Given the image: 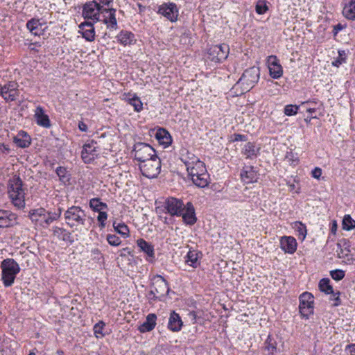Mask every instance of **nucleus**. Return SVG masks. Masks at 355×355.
Returning <instances> with one entry per match:
<instances>
[{
	"label": "nucleus",
	"mask_w": 355,
	"mask_h": 355,
	"mask_svg": "<svg viewBox=\"0 0 355 355\" xmlns=\"http://www.w3.org/2000/svg\"><path fill=\"white\" fill-rule=\"evenodd\" d=\"M8 194L13 205L18 209L25 207V192L23 182L18 175H14L9 180Z\"/></svg>",
	"instance_id": "nucleus-1"
},
{
	"label": "nucleus",
	"mask_w": 355,
	"mask_h": 355,
	"mask_svg": "<svg viewBox=\"0 0 355 355\" xmlns=\"http://www.w3.org/2000/svg\"><path fill=\"white\" fill-rule=\"evenodd\" d=\"M66 223L71 228L78 230L79 227H85L87 223L86 213L78 206H72L64 212Z\"/></svg>",
	"instance_id": "nucleus-2"
},
{
	"label": "nucleus",
	"mask_w": 355,
	"mask_h": 355,
	"mask_svg": "<svg viewBox=\"0 0 355 355\" xmlns=\"http://www.w3.org/2000/svg\"><path fill=\"white\" fill-rule=\"evenodd\" d=\"M2 270L1 279L6 287L11 286L19 272V264L13 259H4L1 264Z\"/></svg>",
	"instance_id": "nucleus-3"
},
{
	"label": "nucleus",
	"mask_w": 355,
	"mask_h": 355,
	"mask_svg": "<svg viewBox=\"0 0 355 355\" xmlns=\"http://www.w3.org/2000/svg\"><path fill=\"white\" fill-rule=\"evenodd\" d=\"M168 292L169 287L165 279L160 275H157L153 279L150 291L147 297L150 301L161 300Z\"/></svg>",
	"instance_id": "nucleus-4"
},
{
	"label": "nucleus",
	"mask_w": 355,
	"mask_h": 355,
	"mask_svg": "<svg viewBox=\"0 0 355 355\" xmlns=\"http://www.w3.org/2000/svg\"><path fill=\"white\" fill-rule=\"evenodd\" d=\"M260 71L257 67L247 69L239 78L236 85H241L243 91H250L259 79Z\"/></svg>",
	"instance_id": "nucleus-5"
},
{
	"label": "nucleus",
	"mask_w": 355,
	"mask_h": 355,
	"mask_svg": "<svg viewBox=\"0 0 355 355\" xmlns=\"http://www.w3.org/2000/svg\"><path fill=\"white\" fill-rule=\"evenodd\" d=\"M161 159L158 156L152 157L139 164L142 175L148 178H155L160 173Z\"/></svg>",
	"instance_id": "nucleus-6"
},
{
	"label": "nucleus",
	"mask_w": 355,
	"mask_h": 355,
	"mask_svg": "<svg viewBox=\"0 0 355 355\" xmlns=\"http://www.w3.org/2000/svg\"><path fill=\"white\" fill-rule=\"evenodd\" d=\"M133 152L135 158L140 163L157 156L155 150L151 146L142 142L134 145Z\"/></svg>",
	"instance_id": "nucleus-7"
},
{
	"label": "nucleus",
	"mask_w": 355,
	"mask_h": 355,
	"mask_svg": "<svg viewBox=\"0 0 355 355\" xmlns=\"http://www.w3.org/2000/svg\"><path fill=\"white\" fill-rule=\"evenodd\" d=\"M193 171L189 173L193 183L198 187L205 188L209 184V174L207 173L205 164H198Z\"/></svg>",
	"instance_id": "nucleus-8"
},
{
	"label": "nucleus",
	"mask_w": 355,
	"mask_h": 355,
	"mask_svg": "<svg viewBox=\"0 0 355 355\" xmlns=\"http://www.w3.org/2000/svg\"><path fill=\"white\" fill-rule=\"evenodd\" d=\"M105 8L98 5L96 0L86 3L83 9V16L85 19H92L94 22L99 21V18Z\"/></svg>",
	"instance_id": "nucleus-9"
},
{
	"label": "nucleus",
	"mask_w": 355,
	"mask_h": 355,
	"mask_svg": "<svg viewBox=\"0 0 355 355\" xmlns=\"http://www.w3.org/2000/svg\"><path fill=\"white\" fill-rule=\"evenodd\" d=\"M230 48L227 44L214 45L208 50V58L211 61L220 62L225 60L229 54Z\"/></svg>",
	"instance_id": "nucleus-10"
},
{
	"label": "nucleus",
	"mask_w": 355,
	"mask_h": 355,
	"mask_svg": "<svg viewBox=\"0 0 355 355\" xmlns=\"http://www.w3.org/2000/svg\"><path fill=\"white\" fill-rule=\"evenodd\" d=\"M299 309L301 315L308 318L313 313V295L309 292H304L300 296Z\"/></svg>",
	"instance_id": "nucleus-11"
},
{
	"label": "nucleus",
	"mask_w": 355,
	"mask_h": 355,
	"mask_svg": "<svg viewBox=\"0 0 355 355\" xmlns=\"http://www.w3.org/2000/svg\"><path fill=\"white\" fill-rule=\"evenodd\" d=\"M18 87L17 83L10 81L0 87V96L7 102L16 101L20 93Z\"/></svg>",
	"instance_id": "nucleus-12"
},
{
	"label": "nucleus",
	"mask_w": 355,
	"mask_h": 355,
	"mask_svg": "<svg viewBox=\"0 0 355 355\" xmlns=\"http://www.w3.org/2000/svg\"><path fill=\"white\" fill-rule=\"evenodd\" d=\"M180 159L184 164L188 173L199 166L198 164H204L198 157L187 149L181 150Z\"/></svg>",
	"instance_id": "nucleus-13"
},
{
	"label": "nucleus",
	"mask_w": 355,
	"mask_h": 355,
	"mask_svg": "<svg viewBox=\"0 0 355 355\" xmlns=\"http://www.w3.org/2000/svg\"><path fill=\"white\" fill-rule=\"evenodd\" d=\"M96 144L97 142L94 140L89 141L84 144L81 157L85 163H91L97 157Z\"/></svg>",
	"instance_id": "nucleus-14"
},
{
	"label": "nucleus",
	"mask_w": 355,
	"mask_h": 355,
	"mask_svg": "<svg viewBox=\"0 0 355 355\" xmlns=\"http://www.w3.org/2000/svg\"><path fill=\"white\" fill-rule=\"evenodd\" d=\"M183 202L175 198H169L165 202L164 208L171 216H180L184 210Z\"/></svg>",
	"instance_id": "nucleus-15"
},
{
	"label": "nucleus",
	"mask_w": 355,
	"mask_h": 355,
	"mask_svg": "<svg viewBox=\"0 0 355 355\" xmlns=\"http://www.w3.org/2000/svg\"><path fill=\"white\" fill-rule=\"evenodd\" d=\"M157 12L171 22L176 21L178 17V10L173 3H163L159 6Z\"/></svg>",
	"instance_id": "nucleus-16"
},
{
	"label": "nucleus",
	"mask_w": 355,
	"mask_h": 355,
	"mask_svg": "<svg viewBox=\"0 0 355 355\" xmlns=\"http://www.w3.org/2000/svg\"><path fill=\"white\" fill-rule=\"evenodd\" d=\"M116 9L105 8L99 18V21H103L107 28L116 30L117 28V21L115 17Z\"/></svg>",
	"instance_id": "nucleus-17"
},
{
	"label": "nucleus",
	"mask_w": 355,
	"mask_h": 355,
	"mask_svg": "<svg viewBox=\"0 0 355 355\" xmlns=\"http://www.w3.org/2000/svg\"><path fill=\"white\" fill-rule=\"evenodd\" d=\"M318 286L322 292L333 295L334 298L332 300L335 301L334 306H338L341 304V300L339 297L340 292L334 293L333 288L330 285V280L328 278L322 279L319 282Z\"/></svg>",
	"instance_id": "nucleus-18"
},
{
	"label": "nucleus",
	"mask_w": 355,
	"mask_h": 355,
	"mask_svg": "<svg viewBox=\"0 0 355 355\" xmlns=\"http://www.w3.org/2000/svg\"><path fill=\"white\" fill-rule=\"evenodd\" d=\"M268 67L270 76L275 79L280 78L283 74V69L275 55H270L268 58Z\"/></svg>",
	"instance_id": "nucleus-19"
},
{
	"label": "nucleus",
	"mask_w": 355,
	"mask_h": 355,
	"mask_svg": "<svg viewBox=\"0 0 355 355\" xmlns=\"http://www.w3.org/2000/svg\"><path fill=\"white\" fill-rule=\"evenodd\" d=\"M17 215L10 211L0 209V228L14 226L17 223Z\"/></svg>",
	"instance_id": "nucleus-20"
},
{
	"label": "nucleus",
	"mask_w": 355,
	"mask_h": 355,
	"mask_svg": "<svg viewBox=\"0 0 355 355\" xmlns=\"http://www.w3.org/2000/svg\"><path fill=\"white\" fill-rule=\"evenodd\" d=\"M280 247L286 253L293 254L297 249V241L293 236H282L280 239Z\"/></svg>",
	"instance_id": "nucleus-21"
},
{
	"label": "nucleus",
	"mask_w": 355,
	"mask_h": 355,
	"mask_svg": "<svg viewBox=\"0 0 355 355\" xmlns=\"http://www.w3.org/2000/svg\"><path fill=\"white\" fill-rule=\"evenodd\" d=\"M184 207V210L181 215L184 222L189 225H193L197 220L193 205L191 202H187Z\"/></svg>",
	"instance_id": "nucleus-22"
},
{
	"label": "nucleus",
	"mask_w": 355,
	"mask_h": 355,
	"mask_svg": "<svg viewBox=\"0 0 355 355\" xmlns=\"http://www.w3.org/2000/svg\"><path fill=\"white\" fill-rule=\"evenodd\" d=\"M13 142L19 148H28L31 144V137L26 132L21 130L13 137Z\"/></svg>",
	"instance_id": "nucleus-23"
},
{
	"label": "nucleus",
	"mask_w": 355,
	"mask_h": 355,
	"mask_svg": "<svg viewBox=\"0 0 355 355\" xmlns=\"http://www.w3.org/2000/svg\"><path fill=\"white\" fill-rule=\"evenodd\" d=\"M83 37L87 41L92 42L95 38V31L93 23L89 21H85L79 26Z\"/></svg>",
	"instance_id": "nucleus-24"
},
{
	"label": "nucleus",
	"mask_w": 355,
	"mask_h": 355,
	"mask_svg": "<svg viewBox=\"0 0 355 355\" xmlns=\"http://www.w3.org/2000/svg\"><path fill=\"white\" fill-rule=\"evenodd\" d=\"M35 118L37 125L46 128L51 127V122L48 115L44 114V111L41 106L37 107L35 111Z\"/></svg>",
	"instance_id": "nucleus-25"
},
{
	"label": "nucleus",
	"mask_w": 355,
	"mask_h": 355,
	"mask_svg": "<svg viewBox=\"0 0 355 355\" xmlns=\"http://www.w3.org/2000/svg\"><path fill=\"white\" fill-rule=\"evenodd\" d=\"M182 324L183 322L179 314L175 311H172L168 319V328L174 332L179 331Z\"/></svg>",
	"instance_id": "nucleus-26"
},
{
	"label": "nucleus",
	"mask_w": 355,
	"mask_h": 355,
	"mask_svg": "<svg viewBox=\"0 0 355 355\" xmlns=\"http://www.w3.org/2000/svg\"><path fill=\"white\" fill-rule=\"evenodd\" d=\"M157 316L154 313H150L146 316V320L138 327L141 333L152 331L156 325Z\"/></svg>",
	"instance_id": "nucleus-27"
},
{
	"label": "nucleus",
	"mask_w": 355,
	"mask_h": 355,
	"mask_svg": "<svg viewBox=\"0 0 355 355\" xmlns=\"http://www.w3.org/2000/svg\"><path fill=\"white\" fill-rule=\"evenodd\" d=\"M117 40L122 45H132L136 42L135 35L127 31H121L116 36Z\"/></svg>",
	"instance_id": "nucleus-28"
},
{
	"label": "nucleus",
	"mask_w": 355,
	"mask_h": 355,
	"mask_svg": "<svg viewBox=\"0 0 355 355\" xmlns=\"http://www.w3.org/2000/svg\"><path fill=\"white\" fill-rule=\"evenodd\" d=\"M241 177L245 183L257 181V173L252 166H246L241 172Z\"/></svg>",
	"instance_id": "nucleus-29"
},
{
	"label": "nucleus",
	"mask_w": 355,
	"mask_h": 355,
	"mask_svg": "<svg viewBox=\"0 0 355 355\" xmlns=\"http://www.w3.org/2000/svg\"><path fill=\"white\" fill-rule=\"evenodd\" d=\"M155 137L161 144L165 146L170 145L172 141L171 136L164 128H159L156 132Z\"/></svg>",
	"instance_id": "nucleus-30"
},
{
	"label": "nucleus",
	"mask_w": 355,
	"mask_h": 355,
	"mask_svg": "<svg viewBox=\"0 0 355 355\" xmlns=\"http://www.w3.org/2000/svg\"><path fill=\"white\" fill-rule=\"evenodd\" d=\"M42 24L39 19H31L26 23V27L30 32L35 35H40L43 31Z\"/></svg>",
	"instance_id": "nucleus-31"
},
{
	"label": "nucleus",
	"mask_w": 355,
	"mask_h": 355,
	"mask_svg": "<svg viewBox=\"0 0 355 355\" xmlns=\"http://www.w3.org/2000/svg\"><path fill=\"white\" fill-rule=\"evenodd\" d=\"M137 243L139 249L145 252L148 257L154 258V248L150 243H148L143 239H139L137 241Z\"/></svg>",
	"instance_id": "nucleus-32"
},
{
	"label": "nucleus",
	"mask_w": 355,
	"mask_h": 355,
	"mask_svg": "<svg viewBox=\"0 0 355 355\" xmlns=\"http://www.w3.org/2000/svg\"><path fill=\"white\" fill-rule=\"evenodd\" d=\"M277 343L274 338L268 336L264 343L263 350L267 355H273L277 352Z\"/></svg>",
	"instance_id": "nucleus-33"
},
{
	"label": "nucleus",
	"mask_w": 355,
	"mask_h": 355,
	"mask_svg": "<svg viewBox=\"0 0 355 355\" xmlns=\"http://www.w3.org/2000/svg\"><path fill=\"white\" fill-rule=\"evenodd\" d=\"M343 14L348 19H355V0H349L343 8Z\"/></svg>",
	"instance_id": "nucleus-34"
},
{
	"label": "nucleus",
	"mask_w": 355,
	"mask_h": 355,
	"mask_svg": "<svg viewBox=\"0 0 355 355\" xmlns=\"http://www.w3.org/2000/svg\"><path fill=\"white\" fill-rule=\"evenodd\" d=\"M259 150V148H257L254 143L248 142L244 146L243 152L246 158L252 159L257 156Z\"/></svg>",
	"instance_id": "nucleus-35"
},
{
	"label": "nucleus",
	"mask_w": 355,
	"mask_h": 355,
	"mask_svg": "<svg viewBox=\"0 0 355 355\" xmlns=\"http://www.w3.org/2000/svg\"><path fill=\"white\" fill-rule=\"evenodd\" d=\"M89 207L95 212L99 213L107 209V205L101 202L98 198H94L89 200Z\"/></svg>",
	"instance_id": "nucleus-36"
},
{
	"label": "nucleus",
	"mask_w": 355,
	"mask_h": 355,
	"mask_svg": "<svg viewBox=\"0 0 355 355\" xmlns=\"http://www.w3.org/2000/svg\"><path fill=\"white\" fill-rule=\"evenodd\" d=\"M129 97L125 98V100L128 101L129 104L133 106L135 111L139 112L143 110V103H141L140 98L134 94L131 96L130 94L128 95Z\"/></svg>",
	"instance_id": "nucleus-37"
},
{
	"label": "nucleus",
	"mask_w": 355,
	"mask_h": 355,
	"mask_svg": "<svg viewBox=\"0 0 355 355\" xmlns=\"http://www.w3.org/2000/svg\"><path fill=\"white\" fill-rule=\"evenodd\" d=\"M198 256L194 251L189 250L186 256V263L191 266L196 268L198 265Z\"/></svg>",
	"instance_id": "nucleus-38"
},
{
	"label": "nucleus",
	"mask_w": 355,
	"mask_h": 355,
	"mask_svg": "<svg viewBox=\"0 0 355 355\" xmlns=\"http://www.w3.org/2000/svg\"><path fill=\"white\" fill-rule=\"evenodd\" d=\"M343 227L347 231L354 229L355 220L349 215H345L343 220Z\"/></svg>",
	"instance_id": "nucleus-39"
},
{
	"label": "nucleus",
	"mask_w": 355,
	"mask_h": 355,
	"mask_svg": "<svg viewBox=\"0 0 355 355\" xmlns=\"http://www.w3.org/2000/svg\"><path fill=\"white\" fill-rule=\"evenodd\" d=\"M113 227L116 232L119 234H121L124 237H126L129 234V229L126 225L124 223H119L116 224V222L113 223Z\"/></svg>",
	"instance_id": "nucleus-40"
},
{
	"label": "nucleus",
	"mask_w": 355,
	"mask_h": 355,
	"mask_svg": "<svg viewBox=\"0 0 355 355\" xmlns=\"http://www.w3.org/2000/svg\"><path fill=\"white\" fill-rule=\"evenodd\" d=\"M60 215H61V209H59L58 213L49 212V213H47V214H46L44 216L43 223H45L46 225H49L51 223H53L54 220H56L57 219H58L60 218Z\"/></svg>",
	"instance_id": "nucleus-41"
},
{
	"label": "nucleus",
	"mask_w": 355,
	"mask_h": 355,
	"mask_svg": "<svg viewBox=\"0 0 355 355\" xmlns=\"http://www.w3.org/2000/svg\"><path fill=\"white\" fill-rule=\"evenodd\" d=\"M295 227L298 232V236H301L302 239H304L306 235V227L305 225H304L302 222L297 221L295 223Z\"/></svg>",
	"instance_id": "nucleus-42"
},
{
	"label": "nucleus",
	"mask_w": 355,
	"mask_h": 355,
	"mask_svg": "<svg viewBox=\"0 0 355 355\" xmlns=\"http://www.w3.org/2000/svg\"><path fill=\"white\" fill-rule=\"evenodd\" d=\"M107 212L103 211L98 213L97 216V220L99 223V227L101 229H103L106 226V220L107 219Z\"/></svg>",
	"instance_id": "nucleus-43"
},
{
	"label": "nucleus",
	"mask_w": 355,
	"mask_h": 355,
	"mask_svg": "<svg viewBox=\"0 0 355 355\" xmlns=\"http://www.w3.org/2000/svg\"><path fill=\"white\" fill-rule=\"evenodd\" d=\"M255 9L259 15H263L268 10V7L265 1H259L256 4Z\"/></svg>",
	"instance_id": "nucleus-44"
},
{
	"label": "nucleus",
	"mask_w": 355,
	"mask_h": 355,
	"mask_svg": "<svg viewBox=\"0 0 355 355\" xmlns=\"http://www.w3.org/2000/svg\"><path fill=\"white\" fill-rule=\"evenodd\" d=\"M105 326V324L103 321H99L94 326V332L97 338L99 336L103 337L104 336L102 331Z\"/></svg>",
	"instance_id": "nucleus-45"
},
{
	"label": "nucleus",
	"mask_w": 355,
	"mask_h": 355,
	"mask_svg": "<svg viewBox=\"0 0 355 355\" xmlns=\"http://www.w3.org/2000/svg\"><path fill=\"white\" fill-rule=\"evenodd\" d=\"M56 174L60 178V180L65 182L67 181H69V178L67 175V170L65 168L59 166L56 168Z\"/></svg>",
	"instance_id": "nucleus-46"
},
{
	"label": "nucleus",
	"mask_w": 355,
	"mask_h": 355,
	"mask_svg": "<svg viewBox=\"0 0 355 355\" xmlns=\"http://www.w3.org/2000/svg\"><path fill=\"white\" fill-rule=\"evenodd\" d=\"M330 275L333 279L336 281H340L344 278L345 273L343 270L336 269L331 270L330 272Z\"/></svg>",
	"instance_id": "nucleus-47"
},
{
	"label": "nucleus",
	"mask_w": 355,
	"mask_h": 355,
	"mask_svg": "<svg viewBox=\"0 0 355 355\" xmlns=\"http://www.w3.org/2000/svg\"><path fill=\"white\" fill-rule=\"evenodd\" d=\"M299 107L295 105H287L284 107V114L287 116H293L297 113Z\"/></svg>",
	"instance_id": "nucleus-48"
},
{
	"label": "nucleus",
	"mask_w": 355,
	"mask_h": 355,
	"mask_svg": "<svg viewBox=\"0 0 355 355\" xmlns=\"http://www.w3.org/2000/svg\"><path fill=\"white\" fill-rule=\"evenodd\" d=\"M346 53L345 51H339L338 58L332 62L333 65L339 67L342 63L345 62Z\"/></svg>",
	"instance_id": "nucleus-49"
},
{
	"label": "nucleus",
	"mask_w": 355,
	"mask_h": 355,
	"mask_svg": "<svg viewBox=\"0 0 355 355\" xmlns=\"http://www.w3.org/2000/svg\"><path fill=\"white\" fill-rule=\"evenodd\" d=\"M107 241L110 245L113 246H118L121 242L120 238L114 234H107Z\"/></svg>",
	"instance_id": "nucleus-50"
},
{
	"label": "nucleus",
	"mask_w": 355,
	"mask_h": 355,
	"mask_svg": "<svg viewBox=\"0 0 355 355\" xmlns=\"http://www.w3.org/2000/svg\"><path fill=\"white\" fill-rule=\"evenodd\" d=\"M285 161L294 166L298 163L297 157L292 152H287Z\"/></svg>",
	"instance_id": "nucleus-51"
},
{
	"label": "nucleus",
	"mask_w": 355,
	"mask_h": 355,
	"mask_svg": "<svg viewBox=\"0 0 355 355\" xmlns=\"http://www.w3.org/2000/svg\"><path fill=\"white\" fill-rule=\"evenodd\" d=\"M32 213L34 214H36L38 217L40 218V219L44 220V216L46 215V211L44 209H38L36 210H34Z\"/></svg>",
	"instance_id": "nucleus-52"
},
{
	"label": "nucleus",
	"mask_w": 355,
	"mask_h": 355,
	"mask_svg": "<svg viewBox=\"0 0 355 355\" xmlns=\"http://www.w3.org/2000/svg\"><path fill=\"white\" fill-rule=\"evenodd\" d=\"M312 176L315 179H319L322 175V169L319 167H315L311 172Z\"/></svg>",
	"instance_id": "nucleus-53"
},
{
	"label": "nucleus",
	"mask_w": 355,
	"mask_h": 355,
	"mask_svg": "<svg viewBox=\"0 0 355 355\" xmlns=\"http://www.w3.org/2000/svg\"><path fill=\"white\" fill-rule=\"evenodd\" d=\"M30 218L33 222H35V223L39 222L40 225H43L42 220L40 219V218L38 217L36 214H34L33 213H31Z\"/></svg>",
	"instance_id": "nucleus-54"
},
{
	"label": "nucleus",
	"mask_w": 355,
	"mask_h": 355,
	"mask_svg": "<svg viewBox=\"0 0 355 355\" xmlns=\"http://www.w3.org/2000/svg\"><path fill=\"white\" fill-rule=\"evenodd\" d=\"M313 103L317 104L316 102H310V101L304 102L303 103V104H306L309 105L306 107V111L309 113H312V112H315V107L311 106V104H313Z\"/></svg>",
	"instance_id": "nucleus-55"
},
{
	"label": "nucleus",
	"mask_w": 355,
	"mask_h": 355,
	"mask_svg": "<svg viewBox=\"0 0 355 355\" xmlns=\"http://www.w3.org/2000/svg\"><path fill=\"white\" fill-rule=\"evenodd\" d=\"M97 3L98 5H101L103 6V8H105V6H109L111 3H112L113 0H96Z\"/></svg>",
	"instance_id": "nucleus-56"
},
{
	"label": "nucleus",
	"mask_w": 355,
	"mask_h": 355,
	"mask_svg": "<svg viewBox=\"0 0 355 355\" xmlns=\"http://www.w3.org/2000/svg\"><path fill=\"white\" fill-rule=\"evenodd\" d=\"M346 349L349 350L350 355H355V344L348 345Z\"/></svg>",
	"instance_id": "nucleus-57"
},
{
	"label": "nucleus",
	"mask_w": 355,
	"mask_h": 355,
	"mask_svg": "<svg viewBox=\"0 0 355 355\" xmlns=\"http://www.w3.org/2000/svg\"><path fill=\"white\" fill-rule=\"evenodd\" d=\"M78 128L82 132L87 131V125L83 121L78 123Z\"/></svg>",
	"instance_id": "nucleus-58"
},
{
	"label": "nucleus",
	"mask_w": 355,
	"mask_h": 355,
	"mask_svg": "<svg viewBox=\"0 0 355 355\" xmlns=\"http://www.w3.org/2000/svg\"><path fill=\"white\" fill-rule=\"evenodd\" d=\"M343 28V26L340 24H338L334 26V35H336L338 34V31H341Z\"/></svg>",
	"instance_id": "nucleus-59"
},
{
	"label": "nucleus",
	"mask_w": 355,
	"mask_h": 355,
	"mask_svg": "<svg viewBox=\"0 0 355 355\" xmlns=\"http://www.w3.org/2000/svg\"><path fill=\"white\" fill-rule=\"evenodd\" d=\"M9 151L10 148L7 145L2 144L1 146H0V152L7 154L9 153Z\"/></svg>",
	"instance_id": "nucleus-60"
},
{
	"label": "nucleus",
	"mask_w": 355,
	"mask_h": 355,
	"mask_svg": "<svg viewBox=\"0 0 355 355\" xmlns=\"http://www.w3.org/2000/svg\"><path fill=\"white\" fill-rule=\"evenodd\" d=\"M243 137H244L243 135H235V140H242Z\"/></svg>",
	"instance_id": "nucleus-61"
},
{
	"label": "nucleus",
	"mask_w": 355,
	"mask_h": 355,
	"mask_svg": "<svg viewBox=\"0 0 355 355\" xmlns=\"http://www.w3.org/2000/svg\"><path fill=\"white\" fill-rule=\"evenodd\" d=\"M190 316L192 318V320H196V315L194 312H191L190 313Z\"/></svg>",
	"instance_id": "nucleus-62"
},
{
	"label": "nucleus",
	"mask_w": 355,
	"mask_h": 355,
	"mask_svg": "<svg viewBox=\"0 0 355 355\" xmlns=\"http://www.w3.org/2000/svg\"><path fill=\"white\" fill-rule=\"evenodd\" d=\"M336 227H337L336 223V222H334L333 224L332 228H331L332 232H334L336 230Z\"/></svg>",
	"instance_id": "nucleus-63"
},
{
	"label": "nucleus",
	"mask_w": 355,
	"mask_h": 355,
	"mask_svg": "<svg viewBox=\"0 0 355 355\" xmlns=\"http://www.w3.org/2000/svg\"><path fill=\"white\" fill-rule=\"evenodd\" d=\"M28 355H35V354L33 352H31Z\"/></svg>",
	"instance_id": "nucleus-64"
}]
</instances>
